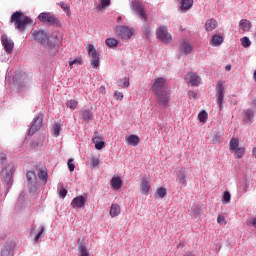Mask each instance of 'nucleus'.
<instances>
[{
    "mask_svg": "<svg viewBox=\"0 0 256 256\" xmlns=\"http://www.w3.org/2000/svg\"><path fill=\"white\" fill-rule=\"evenodd\" d=\"M10 22L14 23L15 29L25 31L27 25H33V19L26 16L21 11H16L11 15Z\"/></svg>",
    "mask_w": 256,
    "mask_h": 256,
    "instance_id": "f257e3e1",
    "label": "nucleus"
},
{
    "mask_svg": "<svg viewBox=\"0 0 256 256\" xmlns=\"http://www.w3.org/2000/svg\"><path fill=\"white\" fill-rule=\"evenodd\" d=\"M30 35L33 41H36V43H40L42 47H47L48 49H53V47H55V44L49 41V35H47V32H45V30L32 29Z\"/></svg>",
    "mask_w": 256,
    "mask_h": 256,
    "instance_id": "f03ea898",
    "label": "nucleus"
},
{
    "mask_svg": "<svg viewBox=\"0 0 256 256\" xmlns=\"http://www.w3.org/2000/svg\"><path fill=\"white\" fill-rule=\"evenodd\" d=\"M38 20L44 25H49L50 27H61V21L51 12H42L38 15Z\"/></svg>",
    "mask_w": 256,
    "mask_h": 256,
    "instance_id": "7ed1b4c3",
    "label": "nucleus"
},
{
    "mask_svg": "<svg viewBox=\"0 0 256 256\" xmlns=\"http://www.w3.org/2000/svg\"><path fill=\"white\" fill-rule=\"evenodd\" d=\"M131 9L132 11H135L136 15H138L141 21L147 23V19H149V14H147V11H145V6H143V2L139 0H133L131 2Z\"/></svg>",
    "mask_w": 256,
    "mask_h": 256,
    "instance_id": "20e7f679",
    "label": "nucleus"
},
{
    "mask_svg": "<svg viewBox=\"0 0 256 256\" xmlns=\"http://www.w3.org/2000/svg\"><path fill=\"white\" fill-rule=\"evenodd\" d=\"M156 37L160 39L162 43H171V41H173V36L167 31V26H160L156 30Z\"/></svg>",
    "mask_w": 256,
    "mask_h": 256,
    "instance_id": "39448f33",
    "label": "nucleus"
},
{
    "mask_svg": "<svg viewBox=\"0 0 256 256\" xmlns=\"http://www.w3.org/2000/svg\"><path fill=\"white\" fill-rule=\"evenodd\" d=\"M88 55L91 57L90 65L93 69H97L99 67V52H97L93 44L88 45Z\"/></svg>",
    "mask_w": 256,
    "mask_h": 256,
    "instance_id": "423d86ee",
    "label": "nucleus"
},
{
    "mask_svg": "<svg viewBox=\"0 0 256 256\" xmlns=\"http://www.w3.org/2000/svg\"><path fill=\"white\" fill-rule=\"evenodd\" d=\"M115 33L120 39H131L133 37V28L118 26L115 28Z\"/></svg>",
    "mask_w": 256,
    "mask_h": 256,
    "instance_id": "0eeeda50",
    "label": "nucleus"
},
{
    "mask_svg": "<svg viewBox=\"0 0 256 256\" xmlns=\"http://www.w3.org/2000/svg\"><path fill=\"white\" fill-rule=\"evenodd\" d=\"M223 99H225V86L222 81H218L216 101L220 111L223 109Z\"/></svg>",
    "mask_w": 256,
    "mask_h": 256,
    "instance_id": "6e6552de",
    "label": "nucleus"
},
{
    "mask_svg": "<svg viewBox=\"0 0 256 256\" xmlns=\"http://www.w3.org/2000/svg\"><path fill=\"white\" fill-rule=\"evenodd\" d=\"M41 127H43V115L39 114L33 121L32 126L28 132V135L30 137H33V135H35V133H37V131H39V129H41Z\"/></svg>",
    "mask_w": 256,
    "mask_h": 256,
    "instance_id": "1a4fd4ad",
    "label": "nucleus"
},
{
    "mask_svg": "<svg viewBox=\"0 0 256 256\" xmlns=\"http://www.w3.org/2000/svg\"><path fill=\"white\" fill-rule=\"evenodd\" d=\"M14 171H15V169L13 168V165H8L5 167V169H3L1 171V177L7 185H9V183H11V181H13Z\"/></svg>",
    "mask_w": 256,
    "mask_h": 256,
    "instance_id": "9d476101",
    "label": "nucleus"
},
{
    "mask_svg": "<svg viewBox=\"0 0 256 256\" xmlns=\"http://www.w3.org/2000/svg\"><path fill=\"white\" fill-rule=\"evenodd\" d=\"M166 83H167V80L165 78L163 77L157 78L152 85V91L154 95L165 92L163 88L165 87Z\"/></svg>",
    "mask_w": 256,
    "mask_h": 256,
    "instance_id": "9b49d317",
    "label": "nucleus"
},
{
    "mask_svg": "<svg viewBox=\"0 0 256 256\" xmlns=\"http://www.w3.org/2000/svg\"><path fill=\"white\" fill-rule=\"evenodd\" d=\"M156 95V100L162 107H169V93L167 91L158 92Z\"/></svg>",
    "mask_w": 256,
    "mask_h": 256,
    "instance_id": "f8f14e48",
    "label": "nucleus"
},
{
    "mask_svg": "<svg viewBox=\"0 0 256 256\" xmlns=\"http://www.w3.org/2000/svg\"><path fill=\"white\" fill-rule=\"evenodd\" d=\"M1 41L6 53H13V49L15 47V43H13V40L7 37V35H3Z\"/></svg>",
    "mask_w": 256,
    "mask_h": 256,
    "instance_id": "ddd939ff",
    "label": "nucleus"
},
{
    "mask_svg": "<svg viewBox=\"0 0 256 256\" xmlns=\"http://www.w3.org/2000/svg\"><path fill=\"white\" fill-rule=\"evenodd\" d=\"M186 81L194 87H197L201 84V77L196 73L190 72L186 75Z\"/></svg>",
    "mask_w": 256,
    "mask_h": 256,
    "instance_id": "4468645a",
    "label": "nucleus"
},
{
    "mask_svg": "<svg viewBox=\"0 0 256 256\" xmlns=\"http://www.w3.org/2000/svg\"><path fill=\"white\" fill-rule=\"evenodd\" d=\"M87 200L83 197V195L75 197L71 202L72 209H81L85 207V202Z\"/></svg>",
    "mask_w": 256,
    "mask_h": 256,
    "instance_id": "2eb2a0df",
    "label": "nucleus"
},
{
    "mask_svg": "<svg viewBox=\"0 0 256 256\" xmlns=\"http://www.w3.org/2000/svg\"><path fill=\"white\" fill-rule=\"evenodd\" d=\"M185 175V168H180L176 175V181H178L182 187H187V180L185 179Z\"/></svg>",
    "mask_w": 256,
    "mask_h": 256,
    "instance_id": "dca6fc26",
    "label": "nucleus"
},
{
    "mask_svg": "<svg viewBox=\"0 0 256 256\" xmlns=\"http://www.w3.org/2000/svg\"><path fill=\"white\" fill-rule=\"evenodd\" d=\"M193 51V47L187 41H183L180 45V54L189 55Z\"/></svg>",
    "mask_w": 256,
    "mask_h": 256,
    "instance_id": "f3484780",
    "label": "nucleus"
},
{
    "mask_svg": "<svg viewBox=\"0 0 256 256\" xmlns=\"http://www.w3.org/2000/svg\"><path fill=\"white\" fill-rule=\"evenodd\" d=\"M77 244L80 256H89V251H87L84 240L81 238L78 239Z\"/></svg>",
    "mask_w": 256,
    "mask_h": 256,
    "instance_id": "a211bd4d",
    "label": "nucleus"
},
{
    "mask_svg": "<svg viewBox=\"0 0 256 256\" xmlns=\"http://www.w3.org/2000/svg\"><path fill=\"white\" fill-rule=\"evenodd\" d=\"M92 142L94 143L95 149H97V151H101V149L105 147V141H103V137L95 136L92 138Z\"/></svg>",
    "mask_w": 256,
    "mask_h": 256,
    "instance_id": "6ab92c4d",
    "label": "nucleus"
},
{
    "mask_svg": "<svg viewBox=\"0 0 256 256\" xmlns=\"http://www.w3.org/2000/svg\"><path fill=\"white\" fill-rule=\"evenodd\" d=\"M111 186L115 191L121 189V187H123V180H121V177H113L111 180Z\"/></svg>",
    "mask_w": 256,
    "mask_h": 256,
    "instance_id": "aec40b11",
    "label": "nucleus"
},
{
    "mask_svg": "<svg viewBox=\"0 0 256 256\" xmlns=\"http://www.w3.org/2000/svg\"><path fill=\"white\" fill-rule=\"evenodd\" d=\"M217 25V20L211 18L206 21L205 29L206 31H215V29H217Z\"/></svg>",
    "mask_w": 256,
    "mask_h": 256,
    "instance_id": "412c9836",
    "label": "nucleus"
},
{
    "mask_svg": "<svg viewBox=\"0 0 256 256\" xmlns=\"http://www.w3.org/2000/svg\"><path fill=\"white\" fill-rule=\"evenodd\" d=\"M121 214V206L119 204H112L110 207V217L115 218Z\"/></svg>",
    "mask_w": 256,
    "mask_h": 256,
    "instance_id": "4be33fe9",
    "label": "nucleus"
},
{
    "mask_svg": "<svg viewBox=\"0 0 256 256\" xmlns=\"http://www.w3.org/2000/svg\"><path fill=\"white\" fill-rule=\"evenodd\" d=\"M150 189H151V185H149V180H147V178H142V182H141L142 195H147Z\"/></svg>",
    "mask_w": 256,
    "mask_h": 256,
    "instance_id": "5701e85b",
    "label": "nucleus"
},
{
    "mask_svg": "<svg viewBox=\"0 0 256 256\" xmlns=\"http://www.w3.org/2000/svg\"><path fill=\"white\" fill-rule=\"evenodd\" d=\"M126 141L128 143V145H131L132 147H136V145L139 144V136L137 135H129L128 137H126Z\"/></svg>",
    "mask_w": 256,
    "mask_h": 256,
    "instance_id": "b1692460",
    "label": "nucleus"
},
{
    "mask_svg": "<svg viewBox=\"0 0 256 256\" xmlns=\"http://www.w3.org/2000/svg\"><path fill=\"white\" fill-rule=\"evenodd\" d=\"M223 43V36L214 35L210 41L212 47H219Z\"/></svg>",
    "mask_w": 256,
    "mask_h": 256,
    "instance_id": "393cba45",
    "label": "nucleus"
},
{
    "mask_svg": "<svg viewBox=\"0 0 256 256\" xmlns=\"http://www.w3.org/2000/svg\"><path fill=\"white\" fill-rule=\"evenodd\" d=\"M239 27L242 31H250L251 30V22H248L247 19H242L239 22Z\"/></svg>",
    "mask_w": 256,
    "mask_h": 256,
    "instance_id": "a878e982",
    "label": "nucleus"
},
{
    "mask_svg": "<svg viewBox=\"0 0 256 256\" xmlns=\"http://www.w3.org/2000/svg\"><path fill=\"white\" fill-rule=\"evenodd\" d=\"M253 117H255V112L253 110L246 109L244 111V119H246V121L253 123Z\"/></svg>",
    "mask_w": 256,
    "mask_h": 256,
    "instance_id": "bb28decb",
    "label": "nucleus"
},
{
    "mask_svg": "<svg viewBox=\"0 0 256 256\" xmlns=\"http://www.w3.org/2000/svg\"><path fill=\"white\" fill-rule=\"evenodd\" d=\"M107 47H109L110 49H113L115 47H117V45H119V41H117V39L115 38H107L105 41Z\"/></svg>",
    "mask_w": 256,
    "mask_h": 256,
    "instance_id": "cd10ccee",
    "label": "nucleus"
},
{
    "mask_svg": "<svg viewBox=\"0 0 256 256\" xmlns=\"http://www.w3.org/2000/svg\"><path fill=\"white\" fill-rule=\"evenodd\" d=\"M237 149H239V139H237V138H232V139L230 140V143H229V150H230V151H235V150H237Z\"/></svg>",
    "mask_w": 256,
    "mask_h": 256,
    "instance_id": "c85d7f7f",
    "label": "nucleus"
},
{
    "mask_svg": "<svg viewBox=\"0 0 256 256\" xmlns=\"http://www.w3.org/2000/svg\"><path fill=\"white\" fill-rule=\"evenodd\" d=\"M233 152L235 155V159H243V156L245 155V147L236 148V150H234Z\"/></svg>",
    "mask_w": 256,
    "mask_h": 256,
    "instance_id": "c756f323",
    "label": "nucleus"
},
{
    "mask_svg": "<svg viewBox=\"0 0 256 256\" xmlns=\"http://www.w3.org/2000/svg\"><path fill=\"white\" fill-rule=\"evenodd\" d=\"M59 133H61V124L55 122L52 126V135L54 137H59Z\"/></svg>",
    "mask_w": 256,
    "mask_h": 256,
    "instance_id": "7c9ffc66",
    "label": "nucleus"
},
{
    "mask_svg": "<svg viewBox=\"0 0 256 256\" xmlns=\"http://www.w3.org/2000/svg\"><path fill=\"white\" fill-rule=\"evenodd\" d=\"M193 7V0H182L181 9L184 11H189Z\"/></svg>",
    "mask_w": 256,
    "mask_h": 256,
    "instance_id": "2f4dec72",
    "label": "nucleus"
},
{
    "mask_svg": "<svg viewBox=\"0 0 256 256\" xmlns=\"http://www.w3.org/2000/svg\"><path fill=\"white\" fill-rule=\"evenodd\" d=\"M81 115H82V121H89L93 119V114L89 110H82Z\"/></svg>",
    "mask_w": 256,
    "mask_h": 256,
    "instance_id": "473e14b6",
    "label": "nucleus"
},
{
    "mask_svg": "<svg viewBox=\"0 0 256 256\" xmlns=\"http://www.w3.org/2000/svg\"><path fill=\"white\" fill-rule=\"evenodd\" d=\"M26 177L29 183H34V185L37 183V175H35V172L28 171Z\"/></svg>",
    "mask_w": 256,
    "mask_h": 256,
    "instance_id": "72a5a7b5",
    "label": "nucleus"
},
{
    "mask_svg": "<svg viewBox=\"0 0 256 256\" xmlns=\"http://www.w3.org/2000/svg\"><path fill=\"white\" fill-rule=\"evenodd\" d=\"M209 115L207 114V111L203 110L198 114V120L200 123H207Z\"/></svg>",
    "mask_w": 256,
    "mask_h": 256,
    "instance_id": "f704fd0d",
    "label": "nucleus"
},
{
    "mask_svg": "<svg viewBox=\"0 0 256 256\" xmlns=\"http://www.w3.org/2000/svg\"><path fill=\"white\" fill-rule=\"evenodd\" d=\"M111 5V0H101L100 4L96 7L97 11H101V9H105V7H109Z\"/></svg>",
    "mask_w": 256,
    "mask_h": 256,
    "instance_id": "c9c22d12",
    "label": "nucleus"
},
{
    "mask_svg": "<svg viewBox=\"0 0 256 256\" xmlns=\"http://www.w3.org/2000/svg\"><path fill=\"white\" fill-rule=\"evenodd\" d=\"M117 83L119 87L126 89V87H129V78L125 77L123 79H119Z\"/></svg>",
    "mask_w": 256,
    "mask_h": 256,
    "instance_id": "e433bc0d",
    "label": "nucleus"
},
{
    "mask_svg": "<svg viewBox=\"0 0 256 256\" xmlns=\"http://www.w3.org/2000/svg\"><path fill=\"white\" fill-rule=\"evenodd\" d=\"M156 197H158L159 199H163L165 197V195H167V189L160 187L156 190Z\"/></svg>",
    "mask_w": 256,
    "mask_h": 256,
    "instance_id": "4c0bfd02",
    "label": "nucleus"
},
{
    "mask_svg": "<svg viewBox=\"0 0 256 256\" xmlns=\"http://www.w3.org/2000/svg\"><path fill=\"white\" fill-rule=\"evenodd\" d=\"M230 201H231V193H229V191H225L223 193L222 203H224V205H227V203H230Z\"/></svg>",
    "mask_w": 256,
    "mask_h": 256,
    "instance_id": "58836bf2",
    "label": "nucleus"
},
{
    "mask_svg": "<svg viewBox=\"0 0 256 256\" xmlns=\"http://www.w3.org/2000/svg\"><path fill=\"white\" fill-rule=\"evenodd\" d=\"M79 105V102L77 100H69L66 103V106L68 107V109H77V106Z\"/></svg>",
    "mask_w": 256,
    "mask_h": 256,
    "instance_id": "ea45409f",
    "label": "nucleus"
},
{
    "mask_svg": "<svg viewBox=\"0 0 256 256\" xmlns=\"http://www.w3.org/2000/svg\"><path fill=\"white\" fill-rule=\"evenodd\" d=\"M38 177L40 181H44V183H47V177H48L47 171L40 170L38 173Z\"/></svg>",
    "mask_w": 256,
    "mask_h": 256,
    "instance_id": "a19ab883",
    "label": "nucleus"
},
{
    "mask_svg": "<svg viewBox=\"0 0 256 256\" xmlns=\"http://www.w3.org/2000/svg\"><path fill=\"white\" fill-rule=\"evenodd\" d=\"M43 233H45V227L44 226H40V231L35 236L34 243H39V240L41 239V237H43Z\"/></svg>",
    "mask_w": 256,
    "mask_h": 256,
    "instance_id": "79ce46f5",
    "label": "nucleus"
},
{
    "mask_svg": "<svg viewBox=\"0 0 256 256\" xmlns=\"http://www.w3.org/2000/svg\"><path fill=\"white\" fill-rule=\"evenodd\" d=\"M73 65H83V60H81V58H76L74 60H70L69 61L70 69H73Z\"/></svg>",
    "mask_w": 256,
    "mask_h": 256,
    "instance_id": "37998d69",
    "label": "nucleus"
},
{
    "mask_svg": "<svg viewBox=\"0 0 256 256\" xmlns=\"http://www.w3.org/2000/svg\"><path fill=\"white\" fill-rule=\"evenodd\" d=\"M58 5L61 7L62 10L65 11V13H67V15H69V13H71V9H70V7L67 5V3H65V2H60Z\"/></svg>",
    "mask_w": 256,
    "mask_h": 256,
    "instance_id": "c03bdc74",
    "label": "nucleus"
},
{
    "mask_svg": "<svg viewBox=\"0 0 256 256\" xmlns=\"http://www.w3.org/2000/svg\"><path fill=\"white\" fill-rule=\"evenodd\" d=\"M146 39H149L151 37V28L149 26H144L142 29Z\"/></svg>",
    "mask_w": 256,
    "mask_h": 256,
    "instance_id": "a18cd8bd",
    "label": "nucleus"
},
{
    "mask_svg": "<svg viewBox=\"0 0 256 256\" xmlns=\"http://www.w3.org/2000/svg\"><path fill=\"white\" fill-rule=\"evenodd\" d=\"M241 43L243 47H250L251 46V40H249L248 37L241 38Z\"/></svg>",
    "mask_w": 256,
    "mask_h": 256,
    "instance_id": "49530a36",
    "label": "nucleus"
},
{
    "mask_svg": "<svg viewBox=\"0 0 256 256\" xmlns=\"http://www.w3.org/2000/svg\"><path fill=\"white\" fill-rule=\"evenodd\" d=\"M114 97H115L116 101H122L124 96H123L122 92L116 91L114 93Z\"/></svg>",
    "mask_w": 256,
    "mask_h": 256,
    "instance_id": "de8ad7c7",
    "label": "nucleus"
},
{
    "mask_svg": "<svg viewBox=\"0 0 256 256\" xmlns=\"http://www.w3.org/2000/svg\"><path fill=\"white\" fill-rule=\"evenodd\" d=\"M241 187H242L243 193H247V191H248V189H249V182H247V180H245V181L242 183Z\"/></svg>",
    "mask_w": 256,
    "mask_h": 256,
    "instance_id": "09e8293b",
    "label": "nucleus"
},
{
    "mask_svg": "<svg viewBox=\"0 0 256 256\" xmlns=\"http://www.w3.org/2000/svg\"><path fill=\"white\" fill-rule=\"evenodd\" d=\"M59 197H62V199H65V197H67V189L62 188V189L59 191Z\"/></svg>",
    "mask_w": 256,
    "mask_h": 256,
    "instance_id": "8fccbe9b",
    "label": "nucleus"
},
{
    "mask_svg": "<svg viewBox=\"0 0 256 256\" xmlns=\"http://www.w3.org/2000/svg\"><path fill=\"white\" fill-rule=\"evenodd\" d=\"M68 167L70 171H75V164H73V159L68 160Z\"/></svg>",
    "mask_w": 256,
    "mask_h": 256,
    "instance_id": "3c124183",
    "label": "nucleus"
},
{
    "mask_svg": "<svg viewBox=\"0 0 256 256\" xmlns=\"http://www.w3.org/2000/svg\"><path fill=\"white\" fill-rule=\"evenodd\" d=\"M213 143H221V137L219 134H215L212 138Z\"/></svg>",
    "mask_w": 256,
    "mask_h": 256,
    "instance_id": "603ef678",
    "label": "nucleus"
},
{
    "mask_svg": "<svg viewBox=\"0 0 256 256\" xmlns=\"http://www.w3.org/2000/svg\"><path fill=\"white\" fill-rule=\"evenodd\" d=\"M217 223H225V216L218 215L217 217Z\"/></svg>",
    "mask_w": 256,
    "mask_h": 256,
    "instance_id": "864d4df0",
    "label": "nucleus"
},
{
    "mask_svg": "<svg viewBox=\"0 0 256 256\" xmlns=\"http://www.w3.org/2000/svg\"><path fill=\"white\" fill-rule=\"evenodd\" d=\"M92 165H93V167H97V166L99 165V159L94 158V159L92 160Z\"/></svg>",
    "mask_w": 256,
    "mask_h": 256,
    "instance_id": "5fc2aeb1",
    "label": "nucleus"
},
{
    "mask_svg": "<svg viewBox=\"0 0 256 256\" xmlns=\"http://www.w3.org/2000/svg\"><path fill=\"white\" fill-rule=\"evenodd\" d=\"M250 225L252 227H255V229H256V218H252V221L250 222Z\"/></svg>",
    "mask_w": 256,
    "mask_h": 256,
    "instance_id": "6e6d98bb",
    "label": "nucleus"
},
{
    "mask_svg": "<svg viewBox=\"0 0 256 256\" xmlns=\"http://www.w3.org/2000/svg\"><path fill=\"white\" fill-rule=\"evenodd\" d=\"M189 95H192L194 99H197V93L189 91Z\"/></svg>",
    "mask_w": 256,
    "mask_h": 256,
    "instance_id": "4d7b16f0",
    "label": "nucleus"
},
{
    "mask_svg": "<svg viewBox=\"0 0 256 256\" xmlns=\"http://www.w3.org/2000/svg\"><path fill=\"white\" fill-rule=\"evenodd\" d=\"M252 155H253V157H255V159H256V147H254V148L252 149Z\"/></svg>",
    "mask_w": 256,
    "mask_h": 256,
    "instance_id": "13d9d810",
    "label": "nucleus"
},
{
    "mask_svg": "<svg viewBox=\"0 0 256 256\" xmlns=\"http://www.w3.org/2000/svg\"><path fill=\"white\" fill-rule=\"evenodd\" d=\"M226 71H231V65L230 64L226 65Z\"/></svg>",
    "mask_w": 256,
    "mask_h": 256,
    "instance_id": "bf43d9fd",
    "label": "nucleus"
},
{
    "mask_svg": "<svg viewBox=\"0 0 256 256\" xmlns=\"http://www.w3.org/2000/svg\"><path fill=\"white\" fill-rule=\"evenodd\" d=\"M252 106L256 108V99L252 101Z\"/></svg>",
    "mask_w": 256,
    "mask_h": 256,
    "instance_id": "052dcab7",
    "label": "nucleus"
},
{
    "mask_svg": "<svg viewBox=\"0 0 256 256\" xmlns=\"http://www.w3.org/2000/svg\"><path fill=\"white\" fill-rule=\"evenodd\" d=\"M118 21H121V16H120V17H118Z\"/></svg>",
    "mask_w": 256,
    "mask_h": 256,
    "instance_id": "680f3d73",
    "label": "nucleus"
},
{
    "mask_svg": "<svg viewBox=\"0 0 256 256\" xmlns=\"http://www.w3.org/2000/svg\"><path fill=\"white\" fill-rule=\"evenodd\" d=\"M103 91H105V87H102Z\"/></svg>",
    "mask_w": 256,
    "mask_h": 256,
    "instance_id": "e2e57ef3",
    "label": "nucleus"
}]
</instances>
